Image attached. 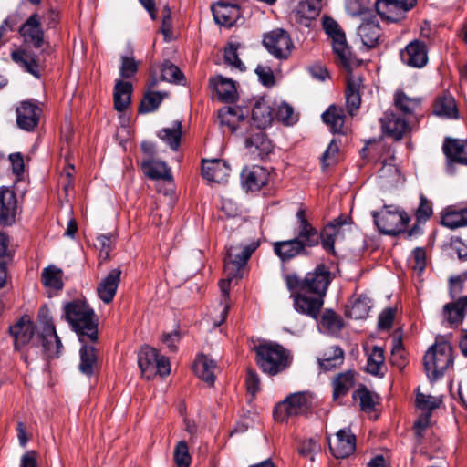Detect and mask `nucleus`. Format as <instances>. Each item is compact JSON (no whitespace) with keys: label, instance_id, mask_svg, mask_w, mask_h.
Returning <instances> with one entry per match:
<instances>
[{"label":"nucleus","instance_id":"0eeeda50","mask_svg":"<svg viewBox=\"0 0 467 467\" xmlns=\"http://www.w3.org/2000/svg\"><path fill=\"white\" fill-rule=\"evenodd\" d=\"M453 363L452 348L446 341L436 342L426 352L423 364L428 377L433 380L443 376Z\"/></svg>","mask_w":467,"mask_h":467},{"label":"nucleus","instance_id":"393cba45","mask_svg":"<svg viewBox=\"0 0 467 467\" xmlns=\"http://www.w3.org/2000/svg\"><path fill=\"white\" fill-rule=\"evenodd\" d=\"M141 168L147 177L152 180H164L168 182L169 188L163 192L165 195L173 192L172 175L171 169L164 161L147 160L141 163Z\"/></svg>","mask_w":467,"mask_h":467},{"label":"nucleus","instance_id":"338daca9","mask_svg":"<svg viewBox=\"0 0 467 467\" xmlns=\"http://www.w3.org/2000/svg\"><path fill=\"white\" fill-rule=\"evenodd\" d=\"M171 372V365L169 358L165 356L159 355V358L154 365L153 371L148 376V379H151L156 375L161 377L168 376Z\"/></svg>","mask_w":467,"mask_h":467},{"label":"nucleus","instance_id":"6e6552de","mask_svg":"<svg viewBox=\"0 0 467 467\" xmlns=\"http://www.w3.org/2000/svg\"><path fill=\"white\" fill-rule=\"evenodd\" d=\"M310 397L306 393H294L278 403L274 410V418L277 421H285L289 418L306 415L311 408Z\"/></svg>","mask_w":467,"mask_h":467},{"label":"nucleus","instance_id":"bb28decb","mask_svg":"<svg viewBox=\"0 0 467 467\" xmlns=\"http://www.w3.org/2000/svg\"><path fill=\"white\" fill-rule=\"evenodd\" d=\"M243 186L251 192L259 191L268 182L267 171L258 165L245 168L241 173Z\"/></svg>","mask_w":467,"mask_h":467},{"label":"nucleus","instance_id":"4d7b16f0","mask_svg":"<svg viewBox=\"0 0 467 467\" xmlns=\"http://www.w3.org/2000/svg\"><path fill=\"white\" fill-rule=\"evenodd\" d=\"M173 461L177 467H190L192 458L185 441H180L176 444L173 451Z\"/></svg>","mask_w":467,"mask_h":467},{"label":"nucleus","instance_id":"a18cd8bd","mask_svg":"<svg viewBox=\"0 0 467 467\" xmlns=\"http://www.w3.org/2000/svg\"><path fill=\"white\" fill-rule=\"evenodd\" d=\"M165 96H167L166 92L146 90L139 105L138 112L147 114L157 110Z\"/></svg>","mask_w":467,"mask_h":467},{"label":"nucleus","instance_id":"412c9836","mask_svg":"<svg viewBox=\"0 0 467 467\" xmlns=\"http://www.w3.org/2000/svg\"><path fill=\"white\" fill-rule=\"evenodd\" d=\"M331 453L337 459H345L351 455L356 449V436L349 429H341L332 441L328 440Z\"/></svg>","mask_w":467,"mask_h":467},{"label":"nucleus","instance_id":"2eb2a0df","mask_svg":"<svg viewBox=\"0 0 467 467\" xmlns=\"http://www.w3.org/2000/svg\"><path fill=\"white\" fill-rule=\"evenodd\" d=\"M428 47L420 39H413L400 50V58L403 65L411 68H422L429 61Z\"/></svg>","mask_w":467,"mask_h":467},{"label":"nucleus","instance_id":"b1692460","mask_svg":"<svg viewBox=\"0 0 467 467\" xmlns=\"http://www.w3.org/2000/svg\"><path fill=\"white\" fill-rule=\"evenodd\" d=\"M467 314V296L459 297L453 302L444 305L442 309V322L450 327L461 325Z\"/></svg>","mask_w":467,"mask_h":467},{"label":"nucleus","instance_id":"c85d7f7f","mask_svg":"<svg viewBox=\"0 0 467 467\" xmlns=\"http://www.w3.org/2000/svg\"><path fill=\"white\" fill-rule=\"evenodd\" d=\"M120 268H114L99 284L97 293L105 304L112 302L120 282Z\"/></svg>","mask_w":467,"mask_h":467},{"label":"nucleus","instance_id":"bf43d9fd","mask_svg":"<svg viewBox=\"0 0 467 467\" xmlns=\"http://www.w3.org/2000/svg\"><path fill=\"white\" fill-rule=\"evenodd\" d=\"M420 205L416 210L415 215L418 223H425L433 213L432 203L423 194H420Z\"/></svg>","mask_w":467,"mask_h":467},{"label":"nucleus","instance_id":"c9c22d12","mask_svg":"<svg viewBox=\"0 0 467 467\" xmlns=\"http://www.w3.org/2000/svg\"><path fill=\"white\" fill-rule=\"evenodd\" d=\"M358 34L365 46L375 47L380 36V27L377 18L370 16L364 19L358 28Z\"/></svg>","mask_w":467,"mask_h":467},{"label":"nucleus","instance_id":"603ef678","mask_svg":"<svg viewBox=\"0 0 467 467\" xmlns=\"http://www.w3.org/2000/svg\"><path fill=\"white\" fill-rule=\"evenodd\" d=\"M352 397L354 400H359V407L362 411L371 413L375 410V396L365 386L356 389Z\"/></svg>","mask_w":467,"mask_h":467},{"label":"nucleus","instance_id":"ea45409f","mask_svg":"<svg viewBox=\"0 0 467 467\" xmlns=\"http://www.w3.org/2000/svg\"><path fill=\"white\" fill-rule=\"evenodd\" d=\"M355 375L354 370H347L333 379V400L337 401L348 393L355 385Z\"/></svg>","mask_w":467,"mask_h":467},{"label":"nucleus","instance_id":"f3484780","mask_svg":"<svg viewBox=\"0 0 467 467\" xmlns=\"http://www.w3.org/2000/svg\"><path fill=\"white\" fill-rule=\"evenodd\" d=\"M211 10L216 24L231 27L243 23L241 8L236 4L229 3L225 0H220L211 6Z\"/></svg>","mask_w":467,"mask_h":467},{"label":"nucleus","instance_id":"9b49d317","mask_svg":"<svg viewBox=\"0 0 467 467\" xmlns=\"http://www.w3.org/2000/svg\"><path fill=\"white\" fill-rule=\"evenodd\" d=\"M263 45L272 56L278 59L287 58L294 47L290 35L281 28L265 33Z\"/></svg>","mask_w":467,"mask_h":467},{"label":"nucleus","instance_id":"f8f14e48","mask_svg":"<svg viewBox=\"0 0 467 467\" xmlns=\"http://www.w3.org/2000/svg\"><path fill=\"white\" fill-rule=\"evenodd\" d=\"M416 4L417 0H377L375 8L383 20L398 23L406 17Z\"/></svg>","mask_w":467,"mask_h":467},{"label":"nucleus","instance_id":"20e7f679","mask_svg":"<svg viewBox=\"0 0 467 467\" xmlns=\"http://www.w3.org/2000/svg\"><path fill=\"white\" fill-rule=\"evenodd\" d=\"M65 318L78 334L79 341L98 340V319L94 310L82 300L68 302L64 306Z\"/></svg>","mask_w":467,"mask_h":467},{"label":"nucleus","instance_id":"2f4dec72","mask_svg":"<svg viewBox=\"0 0 467 467\" xmlns=\"http://www.w3.org/2000/svg\"><path fill=\"white\" fill-rule=\"evenodd\" d=\"M421 99L419 97H409L403 90L399 89L394 93L393 105L395 109L403 114V117L410 118L420 109Z\"/></svg>","mask_w":467,"mask_h":467},{"label":"nucleus","instance_id":"1a4fd4ad","mask_svg":"<svg viewBox=\"0 0 467 467\" xmlns=\"http://www.w3.org/2000/svg\"><path fill=\"white\" fill-rule=\"evenodd\" d=\"M249 110L240 106H224L218 111V118L223 127H226L230 132L246 136L248 135Z\"/></svg>","mask_w":467,"mask_h":467},{"label":"nucleus","instance_id":"e2e57ef3","mask_svg":"<svg viewBox=\"0 0 467 467\" xmlns=\"http://www.w3.org/2000/svg\"><path fill=\"white\" fill-rule=\"evenodd\" d=\"M116 237L112 234H100L97 236V242L96 244L99 250L100 254H104L105 258H108L109 255V253L111 252L113 245L115 244Z\"/></svg>","mask_w":467,"mask_h":467},{"label":"nucleus","instance_id":"864d4df0","mask_svg":"<svg viewBox=\"0 0 467 467\" xmlns=\"http://www.w3.org/2000/svg\"><path fill=\"white\" fill-rule=\"evenodd\" d=\"M385 361L384 350L380 347H373L368 358L367 371L372 375H379Z\"/></svg>","mask_w":467,"mask_h":467},{"label":"nucleus","instance_id":"423d86ee","mask_svg":"<svg viewBox=\"0 0 467 467\" xmlns=\"http://www.w3.org/2000/svg\"><path fill=\"white\" fill-rule=\"evenodd\" d=\"M371 215L379 231L390 236L404 233L410 221L404 210L393 205H384L380 212L372 211Z\"/></svg>","mask_w":467,"mask_h":467},{"label":"nucleus","instance_id":"aec40b11","mask_svg":"<svg viewBox=\"0 0 467 467\" xmlns=\"http://www.w3.org/2000/svg\"><path fill=\"white\" fill-rule=\"evenodd\" d=\"M42 109L30 100L22 101L16 109L17 126L26 131H33L39 123Z\"/></svg>","mask_w":467,"mask_h":467},{"label":"nucleus","instance_id":"c03bdc74","mask_svg":"<svg viewBox=\"0 0 467 467\" xmlns=\"http://www.w3.org/2000/svg\"><path fill=\"white\" fill-rule=\"evenodd\" d=\"M158 136L170 147L171 150L177 151L182 136V121L176 120L173 122L172 127L161 129L159 131Z\"/></svg>","mask_w":467,"mask_h":467},{"label":"nucleus","instance_id":"49530a36","mask_svg":"<svg viewBox=\"0 0 467 467\" xmlns=\"http://www.w3.org/2000/svg\"><path fill=\"white\" fill-rule=\"evenodd\" d=\"M246 148L254 147L261 159L268 156L273 151L272 142L265 137L262 130L254 136L248 137L245 140Z\"/></svg>","mask_w":467,"mask_h":467},{"label":"nucleus","instance_id":"72a5a7b5","mask_svg":"<svg viewBox=\"0 0 467 467\" xmlns=\"http://www.w3.org/2000/svg\"><path fill=\"white\" fill-rule=\"evenodd\" d=\"M442 149L450 161L467 165V140L447 138Z\"/></svg>","mask_w":467,"mask_h":467},{"label":"nucleus","instance_id":"8fccbe9b","mask_svg":"<svg viewBox=\"0 0 467 467\" xmlns=\"http://www.w3.org/2000/svg\"><path fill=\"white\" fill-rule=\"evenodd\" d=\"M62 271L54 265L46 267L41 275L42 283L46 287L54 290H62L63 282L61 280Z\"/></svg>","mask_w":467,"mask_h":467},{"label":"nucleus","instance_id":"a878e982","mask_svg":"<svg viewBox=\"0 0 467 467\" xmlns=\"http://www.w3.org/2000/svg\"><path fill=\"white\" fill-rule=\"evenodd\" d=\"M273 251L282 262H289L297 256H307L303 245L295 238L273 243Z\"/></svg>","mask_w":467,"mask_h":467},{"label":"nucleus","instance_id":"4468645a","mask_svg":"<svg viewBox=\"0 0 467 467\" xmlns=\"http://www.w3.org/2000/svg\"><path fill=\"white\" fill-rule=\"evenodd\" d=\"M35 324L28 316L21 317L14 325L9 327V334L14 338V347L20 350L27 344L32 347H41L37 344L35 335Z\"/></svg>","mask_w":467,"mask_h":467},{"label":"nucleus","instance_id":"dca6fc26","mask_svg":"<svg viewBox=\"0 0 467 467\" xmlns=\"http://www.w3.org/2000/svg\"><path fill=\"white\" fill-rule=\"evenodd\" d=\"M18 33L25 44L36 49L42 47L45 43V33L41 23V16L36 12L31 14L20 26Z\"/></svg>","mask_w":467,"mask_h":467},{"label":"nucleus","instance_id":"5701e85b","mask_svg":"<svg viewBox=\"0 0 467 467\" xmlns=\"http://www.w3.org/2000/svg\"><path fill=\"white\" fill-rule=\"evenodd\" d=\"M17 209L16 195L7 187L0 188V225H11L15 223Z\"/></svg>","mask_w":467,"mask_h":467},{"label":"nucleus","instance_id":"7c9ffc66","mask_svg":"<svg viewBox=\"0 0 467 467\" xmlns=\"http://www.w3.org/2000/svg\"><path fill=\"white\" fill-rule=\"evenodd\" d=\"M432 114L441 119H458L459 110L454 98L449 93L438 96L432 104Z\"/></svg>","mask_w":467,"mask_h":467},{"label":"nucleus","instance_id":"de8ad7c7","mask_svg":"<svg viewBox=\"0 0 467 467\" xmlns=\"http://www.w3.org/2000/svg\"><path fill=\"white\" fill-rule=\"evenodd\" d=\"M370 298L365 295L358 296L348 309V315L353 319H363L368 316Z\"/></svg>","mask_w":467,"mask_h":467},{"label":"nucleus","instance_id":"7ed1b4c3","mask_svg":"<svg viewBox=\"0 0 467 467\" xmlns=\"http://www.w3.org/2000/svg\"><path fill=\"white\" fill-rule=\"evenodd\" d=\"M252 350L254 352V361L260 370L270 377L285 371L293 362L290 350L273 341H259Z\"/></svg>","mask_w":467,"mask_h":467},{"label":"nucleus","instance_id":"e433bc0d","mask_svg":"<svg viewBox=\"0 0 467 467\" xmlns=\"http://www.w3.org/2000/svg\"><path fill=\"white\" fill-rule=\"evenodd\" d=\"M322 0H305L298 4L296 10V21L308 26L310 22L316 19L321 11Z\"/></svg>","mask_w":467,"mask_h":467},{"label":"nucleus","instance_id":"9d476101","mask_svg":"<svg viewBox=\"0 0 467 467\" xmlns=\"http://www.w3.org/2000/svg\"><path fill=\"white\" fill-rule=\"evenodd\" d=\"M296 227L295 228V239L302 245L306 253L309 249L317 247L320 242L319 231L309 222L306 217V210L300 204L296 213Z\"/></svg>","mask_w":467,"mask_h":467},{"label":"nucleus","instance_id":"a19ab883","mask_svg":"<svg viewBox=\"0 0 467 467\" xmlns=\"http://www.w3.org/2000/svg\"><path fill=\"white\" fill-rule=\"evenodd\" d=\"M132 93V85L130 82L123 80H117L114 87V109L119 111H124L130 103V97Z\"/></svg>","mask_w":467,"mask_h":467},{"label":"nucleus","instance_id":"a211bd4d","mask_svg":"<svg viewBox=\"0 0 467 467\" xmlns=\"http://www.w3.org/2000/svg\"><path fill=\"white\" fill-rule=\"evenodd\" d=\"M209 87L213 96L221 102L234 103L238 99L236 82L232 78L222 75L212 77L209 79Z\"/></svg>","mask_w":467,"mask_h":467},{"label":"nucleus","instance_id":"f03ea898","mask_svg":"<svg viewBox=\"0 0 467 467\" xmlns=\"http://www.w3.org/2000/svg\"><path fill=\"white\" fill-rule=\"evenodd\" d=\"M258 246V242H252L246 245L236 244L230 245L227 248L224 258V273L226 278L222 279L219 283L221 299L216 306H211L209 310V316H211L214 328L220 327L227 317L230 308L228 300L231 281L234 278L242 277L244 267Z\"/></svg>","mask_w":467,"mask_h":467},{"label":"nucleus","instance_id":"09e8293b","mask_svg":"<svg viewBox=\"0 0 467 467\" xmlns=\"http://www.w3.org/2000/svg\"><path fill=\"white\" fill-rule=\"evenodd\" d=\"M241 44L238 42H230L224 47L223 59L224 62L231 67L237 69L241 72L245 71L246 67L242 60L239 58L238 49Z\"/></svg>","mask_w":467,"mask_h":467},{"label":"nucleus","instance_id":"ddd939ff","mask_svg":"<svg viewBox=\"0 0 467 467\" xmlns=\"http://www.w3.org/2000/svg\"><path fill=\"white\" fill-rule=\"evenodd\" d=\"M322 25L326 34L332 39L335 54L338 57L343 66L349 67L350 50L346 41L345 33L337 22L329 16L323 17Z\"/></svg>","mask_w":467,"mask_h":467},{"label":"nucleus","instance_id":"0e129e2a","mask_svg":"<svg viewBox=\"0 0 467 467\" xmlns=\"http://www.w3.org/2000/svg\"><path fill=\"white\" fill-rule=\"evenodd\" d=\"M338 151V143L336 141V140H332L322 155L321 160L323 165L330 166L335 164L337 161Z\"/></svg>","mask_w":467,"mask_h":467},{"label":"nucleus","instance_id":"c756f323","mask_svg":"<svg viewBox=\"0 0 467 467\" xmlns=\"http://www.w3.org/2000/svg\"><path fill=\"white\" fill-rule=\"evenodd\" d=\"M252 121L259 130L268 127L274 120V108L269 100L258 99L252 109Z\"/></svg>","mask_w":467,"mask_h":467},{"label":"nucleus","instance_id":"f704fd0d","mask_svg":"<svg viewBox=\"0 0 467 467\" xmlns=\"http://www.w3.org/2000/svg\"><path fill=\"white\" fill-rule=\"evenodd\" d=\"M345 358L344 350L338 346H329L325 348L317 358L319 367L325 371H330L339 368Z\"/></svg>","mask_w":467,"mask_h":467},{"label":"nucleus","instance_id":"774afa93","mask_svg":"<svg viewBox=\"0 0 467 467\" xmlns=\"http://www.w3.org/2000/svg\"><path fill=\"white\" fill-rule=\"evenodd\" d=\"M161 32L164 36L165 41H171L172 39V19L169 6H165L163 10Z\"/></svg>","mask_w":467,"mask_h":467},{"label":"nucleus","instance_id":"052dcab7","mask_svg":"<svg viewBox=\"0 0 467 467\" xmlns=\"http://www.w3.org/2000/svg\"><path fill=\"white\" fill-rule=\"evenodd\" d=\"M293 108L285 103L282 102L275 109H274V119H276L278 121H281L286 125L293 124Z\"/></svg>","mask_w":467,"mask_h":467},{"label":"nucleus","instance_id":"39448f33","mask_svg":"<svg viewBox=\"0 0 467 467\" xmlns=\"http://www.w3.org/2000/svg\"><path fill=\"white\" fill-rule=\"evenodd\" d=\"M37 321L41 327L36 339L41 344L42 351L47 358H58L63 345L57 334L53 318L47 306H42L37 313Z\"/></svg>","mask_w":467,"mask_h":467},{"label":"nucleus","instance_id":"f257e3e1","mask_svg":"<svg viewBox=\"0 0 467 467\" xmlns=\"http://www.w3.org/2000/svg\"><path fill=\"white\" fill-rule=\"evenodd\" d=\"M284 279L294 299L295 309L317 319L324 304L323 297L331 282L328 268L321 264L308 272L304 278L296 274H287Z\"/></svg>","mask_w":467,"mask_h":467},{"label":"nucleus","instance_id":"473e14b6","mask_svg":"<svg viewBox=\"0 0 467 467\" xmlns=\"http://www.w3.org/2000/svg\"><path fill=\"white\" fill-rule=\"evenodd\" d=\"M230 165L222 159L206 158V181L224 183L230 176Z\"/></svg>","mask_w":467,"mask_h":467},{"label":"nucleus","instance_id":"6ab92c4d","mask_svg":"<svg viewBox=\"0 0 467 467\" xmlns=\"http://www.w3.org/2000/svg\"><path fill=\"white\" fill-rule=\"evenodd\" d=\"M380 124L383 134L395 140H401L410 130L407 118L399 116L393 111H387L380 119Z\"/></svg>","mask_w":467,"mask_h":467},{"label":"nucleus","instance_id":"cd10ccee","mask_svg":"<svg viewBox=\"0 0 467 467\" xmlns=\"http://www.w3.org/2000/svg\"><path fill=\"white\" fill-rule=\"evenodd\" d=\"M441 224L451 230L467 227V206L450 205L441 212Z\"/></svg>","mask_w":467,"mask_h":467},{"label":"nucleus","instance_id":"5fc2aeb1","mask_svg":"<svg viewBox=\"0 0 467 467\" xmlns=\"http://www.w3.org/2000/svg\"><path fill=\"white\" fill-rule=\"evenodd\" d=\"M338 234L334 230L333 225H325L324 228L319 232L320 242L322 248L328 254H335V242L336 237Z\"/></svg>","mask_w":467,"mask_h":467},{"label":"nucleus","instance_id":"13d9d810","mask_svg":"<svg viewBox=\"0 0 467 467\" xmlns=\"http://www.w3.org/2000/svg\"><path fill=\"white\" fill-rule=\"evenodd\" d=\"M120 67H119V75L122 78H133L138 71V62L134 59L133 57L129 56H121L120 57Z\"/></svg>","mask_w":467,"mask_h":467},{"label":"nucleus","instance_id":"37998d69","mask_svg":"<svg viewBox=\"0 0 467 467\" xmlns=\"http://www.w3.org/2000/svg\"><path fill=\"white\" fill-rule=\"evenodd\" d=\"M157 349L149 346H144L138 353V364L141 374L148 379L150 373L153 371L154 365L159 358Z\"/></svg>","mask_w":467,"mask_h":467},{"label":"nucleus","instance_id":"4be33fe9","mask_svg":"<svg viewBox=\"0 0 467 467\" xmlns=\"http://www.w3.org/2000/svg\"><path fill=\"white\" fill-rule=\"evenodd\" d=\"M80 342L82 345L79 349L78 370L84 376L91 378L99 371L97 349L88 345V342H91L88 339Z\"/></svg>","mask_w":467,"mask_h":467},{"label":"nucleus","instance_id":"4c0bfd02","mask_svg":"<svg viewBox=\"0 0 467 467\" xmlns=\"http://www.w3.org/2000/svg\"><path fill=\"white\" fill-rule=\"evenodd\" d=\"M362 80L360 77L350 76L347 80L346 104L350 115L359 109L361 103L360 89Z\"/></svg>","mask_w":467,"mask_h":467},{"label":"nucleus","instance_id":"69168bd1","mask_svg":"<svg viewBox=\"0 0 467 467\" xmlns=\"http://www.w3.org/2000/svg\"><path fill=\"white\" fill-rule=\"evenodd\" d=\"M441 400L438 398L432 396H427L422 393H418L416 396V403L417 406L420 410H427L431 411L434 409L439 408Z\"/></svg>","mask_w":467,"mask_h":467},{"label":"nucleus","instance_id":"3c124183","mask_svg":"<svg viewBox=\"0 0 467 467\" xmlns=\"http://www.w3.org/2000/svg\"><path fill=\"white\" fill-rule=\"evenodd\" d=\"M161 80L178 85L185 82V77L181 69L169 60H165L161 65Z\"/></svg>","mask_w":467,"mask_h":467},{"label":"nucleus","instance_id":"6e6d98bb","mask_svg":"<svg viewBox=\"0 0 467 467\" xmlns=\"http://www.w3.org/2000/svg\"><path fill=\"white\" fill-rule=\"evenodd\" d=\"M320 323L329 333H337L340 331L343 327L341 317L331 309L325 310Z\"/></svg>","mask_w":467,"mask_h":467},{"label":"nucleus","instance_id":"680f3d73","mask_svg":"<svg viewBox=\"0 0 467 467\" xmlns=\"http://www.w3.org/2000/svg\"><path fill=\"white\" fill-rule=\"evenodd\" d=\"M411 268L421 273L426 267V252L421 247H416L409 259Z\"/></svg>","mask_w":467,"mask_h":467},{"label":"nucleus","instance_id":"58836bf2","mask_svg":"<svg viewBox=\"0 0 467 467\" xmlns=\"http://www.w3.org/2000/svg\"><path fill=\"white\" fill-rule=\"evenodd\" d=\"M12 60L36 78H40L37 56L32 51L17 49L11 53Z\"/></svg>","mask_w":467,"mask_h":467},{"label":"nucleus","instance_id":"79ce46f5","mask_svg":"<svg viewBox=\"0 0 467 467\" xmlns=\"http://www.w3.org/2000/svg\"><path fill=\"white\" fill-rule=\"evenodd\" d=\"M323 121L330 128L334 133H342L345 123L344 109L340 107L331 105L322 114Z\"/></svg>","mask_w":467,"mask_h":467}]
</instances>
